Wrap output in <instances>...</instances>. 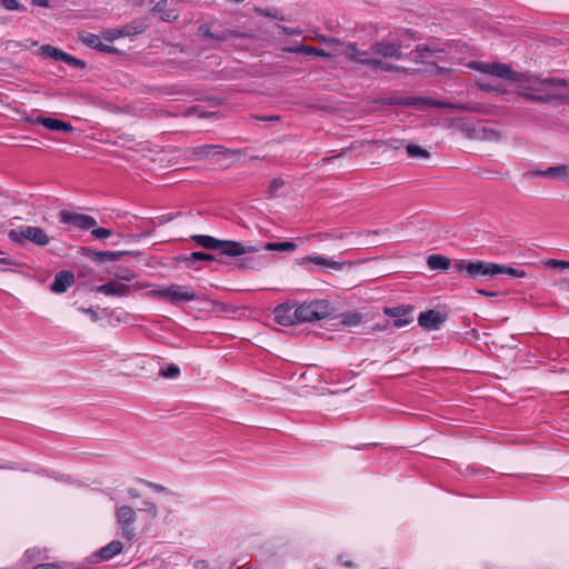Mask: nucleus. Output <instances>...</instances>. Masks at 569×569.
Wrapping results in <instances>:
<instances>
[{
    "label": "nucleus",
    "instance_id": "1",
    "mask_svg": "<svg viewBox=\"0 0 569 569\" xmlns=\"http://www.w3.org/2000/svg\"><path fill=\"white\" fill-rule=\"evenodd\" d=\"M469 67L486 76L507 79L517 84L518 94L533 101H548L562 98L561 89L566 88L567 81L561 78H538L515 72L508 64L500 62L473 61Z\"/></svg>",
    "mask_w": 569,
    "mask_h": 569
},
{
    "label": "nucleus",
    "instance_id": "2",
    "mask_svg": "<svg viewBox=\"0 0 569 569\" xmlns=\"http://www.w3.org/2000/svg\"><path fill=\"white\" fill-rule=\"evenodd\" d=\"M297 311L300 323L326 319L333 312V308L327 299H319L297 306Z\"/></svg>",
    "mask_w": 569,
    "mask_h": 569
},
{
    "label": "nucleus",
    "instance_id": "3",
    "mask_svg": "<svg viewBox=\"0 0 569 569\" xmlns=\"http://www.w3.org/2000/svg\"><path fill=\"white\" fill-rule=\"evenodd\" d=\"M8 237L12 242L20 246L29 241L37 246L44 247L51 241V238L42 228L34 226H20L17 229L10 230Z\"/></svg>",
    "mask_w": 569,
    "mask_h": 569
},
{
    "label": "nucleus",
    "instance_id": "4",
    "mask_svg": "<svg viewBox=\"0 0 569 569\" xmlns=\"http://www.w3.org/2000/svg\"><path fill=\"white\" fill-rule=\"evenodd\" d=\"M150 297H158L171 303L190 302L197 299L196 291L190 286L171 284L152 289Z\"/></svg>",
    "mask_w": 569,
    "mask_h": 569
},
{
    "label": "nucleus",
    "instance_id": "5",
    "mask_svg": "<svg viewBox=\"0 0 569 569\" xmlns=\"http://www.w3.org/2000/svg\"><path fill=\"white\" fill-rule=\"evenodd\" d=\"M114 518L120 529V535L128 541H132L136 538V530L133 523L137 518L136 510L123 503H117L114 506Z\"/></svg>",
    "mask_w": 569,
    "mask_h": 569
},
{
    "label": "nucleus",
    "instance_id": "6",
    "mask_svg": "<svg viewBox=\"0 0 569 569\" xmlns=\"http://www.w3.org/2000/svg\"><path fill=\"white\" fill-rule=\"evenodd\" d=\"M455 268L457 271H466L471 279H478L481 277L492 278L499 274L500 264L477 260L468 263L459 262Z\"/></svg>",
    "mask_w": 569,
    "mask_h": 569
},
{
    "label": "nucleus",
    "instance_id": "7",
    "mask_svg": "<svg viewBox=\"0 0 569 569\" xmlns=\"http://www.w3.org/2000/svg\"><path fill=\"white\" fill-rule=\"evenodd\" d=\"M149 287H151V286L146 282H137V283L130 286V284H126L121 281L113 280L108 283L98 286L96 288V291L99 293H102L104 296L122 298V297L129 296L131 292H134L140 289H144V288H149Z\"/></svg>",
    "mask_w": 569,
    "mask_h": 569
},
{
    "label": "nucleus",
    "instance_id": "8",
    "mask_svg": "<svg viewBox=\"0 0 569 569\" xmlns=\"http://www.w3.org/2000/svg\"><path fill=\"white\" fill-rule=\"evenodd\" d=\"M329 44L336 54H343L351 61L369 67L372 57H369L368 52L359 50L353 43L343 44L337 39H330Z\"/></svg>",
    "mask_w": 569,
    "mask_h": 569
},
{
    "label": "nucleus",
    "instance_id": "9",
    "mask_svg": "<svg viewBox=\"0 0 569 569\" xmlns=\"http://www.w3.org/2000/svg\"><path fill=\"white\" fill-rule=\"evenodd\" d=\"M274 320L278 325L288 327L299 323L297 305L293 302H286L274 308Z\"/></svg>",
    "mask_w": 569,
    "mask_h": 569
},
{
    "label": "nucleus",
    "instance_id": "10",
    "mask_svg": "<svg viewBox=\"0 0 569 569\" xmlns=\"http://www.w3.org/2000/svg\"><path fill=\"white\" fill-rule=\"evenodd\" d=\"M59 218L62 223H71L72 226L82 230L92 229L97 224L96 219L91 216L82 213H71L67 210H61L59 212Z\"/></svg>",
    "mask_w": 569,
    "mask_h": 569
},
{
    "label": "nucleus",
    "instance_id": "11",
    "mask_svg": "<svg viewBox=\"0 0 569 569\" xmlns=\"http://www.w3.org/2000/svg\"><path fill=\"white\" fill-rule=\"evenodd\" d=\"M525 178L549 177L569 184V168L567 166L548 167L543 170H529Z\"/></svg>",
    "mask_w": 569,
    "mask_h": 569
},
{
    "label": "nucleus",
    "instance_id": "12",
    "mask_svg": "<svg viewBox=\"0 0 569 569\" xmlns=\"http://www.w3.org/2000/svg\"><path fill=\"white\" fill-rule=\"evenodd\" d=\"M400 103H403L406 106H419L421 109L425 107L448 108L452 110L460 109L458 104L439 101L432 98L408 97L401 99Z\"/></svg>",
    "mask_w": 569,
    "mask_h": 569
},
{
    "label": "nucleus",
    "instance_id": "13",
    "mask_svg": "<svg viewBox=\"0 0 569 569\" xmlns=\"http://www.w3.org/2000/svg\"><path fill=\"white\" fill-rule=\"evenodd\" d=\"M74 283V276L71 271L62 270L54 276L51 290L54 293L66 292Z\"/></svg>",
    "mask_w": 569,
    "mask_h": 569
},
{
    "label": "nucleus",
    "instance_id": "14",
    "mask_svg": "<svg viewBox=\"0 0 569 569\" xmlns=\"http://www.w3.org/2000/svg\"><path fill=\"white\" fill-rule=\"evenodd\" d=\"M409 312H411V308L401 306L385 309L387 316L395 318L393 326L396 328H402L410 323V319L408 318Z\"/></svg>",
    "mask_w": 569,
    "mask_h": 569
},
{
    "label": "nucleus",
    "instance_id": "15",
    "mask_svg": "<svg viewBox=\"0 0 569 569\" xmlns=\"http://www.w3.org/2000/svg\"><path fill=\"white\" fill-rule=\"evenodd\" d=\"M443 319L438 311L428 310L419 315L418 322L420 327L427 330H436L442 323Z\"/></svg>",
    "mask_w": 569,
    "mask_h": 569
},
{
    "label": "nucleus",
    "instance_id": "16",
    "mask_svg": "<svg viewBox=\"0 0 569 569\" xmlns=\"http://www.w3.org/2000/svg\"><path fill=\"white\" fill-rule=\"evenodd\" d=\"M219 250L230 257H237L241 256L248 252L256 251V248L253 247H246L237 241H222L221 246L219 247Z\"/></svg>",
    "mask_w": 569,
    "mask_h": 569
},
{
    "label": "nucleus",
    "instance_id": "17",
    "mask_svg": "<svg viewBox=\"0 0 569 569\" xmlns=\"http://www.w3.org/2000/svg\"><path fill=\"white\" fill-rule=\"evenodd\" d=\"M371 51L375 54H379L382 57H389V58H399L401 56L399 46H397L392 42H387V41H381V42L375 43L371 47Z\"/></svg>",
    "mask_w": 569,
    "mask_h": 569
},
{
    "label": "nucleus",
    "instance_id": "18",
    "mask_svg": "<svg viewBox=\"0 0 569 569\" xmlns=\"http://www.w3.org/2000/svg\"><path fill=\"white\" fill-rule=\"evenodd\" d=\"M34 122L42 124L44 128H47L48 130H51V131H64V132L73 131V127L70 123L54 119V118L39 117Z\"/></svg>",
    "mask_w": 569,
    "mask_h": 569
},
{
    "label": "nucleus",
    "instance_id": "19",
    "mask_svg": "<svg viewBox=\"0 0 569 569\" xmlns=\"http://www.w3.org/2000/svg\"><path fill=\"white\" fill-rule=\"evenodd\" d=\"M306 262H311L315 266L319 268H326V269H333V270H341L345 262L335 261L330 258L323 257V256H308L303 259Z\"/></svg>",
    "mask_w": 569,
    "mask_h": 569
},
{
    "label": "nucleus",
    "instance_id": "20",
    "mask_svg": "<svg viewBox=\"0 0 569 569\" xmlns=\"http://www.w3.org/2000/svg\"><path fill=\"white\" fill-rule=\"evenodd\" d=\"M123 547L124 546H123V543L121 541L112 540L111 542H109L107 546L102 547L99 550L98 556L102 560H110L114 556L121 553L122 550H123Z\"/></svg>",
    "mask_w": 569,
    "mask_h": 569
},
{
    "label": "nucleus",
    "instance_id": "21",
    "mask_svg": "<svg viewBox=\"0 0 569 569\" xmlns=\"http://www.w3.org/2000/svg\"><path fill=\"white\" fill-rule=\"evenodd\" d=\"M80 40L88 47L98 49L102 52H112L114 50L112 47L104 44L100 37L93 33H84L80 36Z\"/></svg>",
    "mask_w": 569,
    "mask_h": 569
},
{
    "label": "nucleus",
    "instance_id": "22",
    "mask_svg": "<svg viewBox=\"0 0 569 569\" xmlns=\"http://www.w3.org/2000/svg\"><path fill=\"white\" fill-rule=\"evenodd\" d=\"M477 86L481 90L493 93L496 96L506 94L508 92V90L502 84L497 83V82L486 79V78H481V79L477 80Z\"/></svg>",
    "mask_w": 569,
    "mask_h": 569
},
{
    "label": "nucleus",
    "instance_id": "23",
    "mask_svg": "<svg viewBox=\"0 0 569 569\" xmlns=\"http://www.w3.org/2000/svg\"><path fill=\"white\" fill-rule=\"evenodd\" d=\"M428 267L431 270H447L450 267V260L441 254H430L427 259Z\"/></svg>",
    "mask_w": 569,
    "mask_h": 569
},
{
    "label": "nucleus",
    "instance_id": "24",
    "mask_svg": "<svg viewBox=\"0 0 569 569\" xmlns=\"http://www.w3.org/2000/svg\"><path fill=\"white\" fill-rule=\"evenodd\" d=\"M287 51H290V52H303V53H307V54H315V56H319V57H323V58H331L333 56H337L336 51H333V53H330V52H327V51H325L322 49H318V48L309 47V46H300V47H297V48H293V49H287Z\"/></svg>",
    "mask_w": 569,
    "mask_h": 569
},
{
    "label": "nucleus",
    "instance_id": "25",
    "mask_svg": "<svg viewBox=\"0 0 569 569\" xmlns=\"http://www.w3.org/2000/svg\"><path fill=\"white\" fill-rule=\"evenodd\" d=\"M193 240L198 246L204 249H217L221 246V240H218L211 236H194Z\"/></svg>",
    "mask_w": 569,
    "mask_h": 569
},
{
    "label": "nucleus",
    "instance_id": "26",
    "mask_svg": "<svg viewBox=\"0 0 569 569\" xmlns=\"http://www.w3.org/2000/svg\"><path fill=\"white\" fill-rule=\"evenodd\" d=\"M154 11L159 13L163 21H173L178 18V12L174 9H167V2H159Z\"/></svg>",
    "mask_w": 569,
    "mask_h": 569
},
{
    "label": "nucleus",
    "instance_id": "27",
    "mask_svg": "<svg viewBox=\"0 0 569 569\" xmlns=\"http://www.w3.org/2000/svg\"><path fill=\"white\" fill-rule=\"evenodd\" d=\"M296 248V243L291 241L268 242L264 244V249L268 251H293Z\"/></svg>",
    "mask_w": 569,
    "mask_h": 569
},
{
    "label": "nucleus",
    "instance_id": "28",
    "mask_svg": "<svg viewBox=\"0 0 569 569\" xmlns=\"http://www.w3.org/2000/svg\"><path fill=\"white\" fill-rule=\"evenodd\" d=\"M362 316L357 312H350L342 316L341 323L347 327H358L362 323Z\"/></svg>",
    "mask_w": 569,
    "mask_h": 569
},
{
    "label": "nucleus",
    "instance_id": "29",
    "mask_svg": "<svg viewBox=\"0 0 569 569\" xmlns=\"http://www.w3.org/2000/svg\"><path fill=\"white\" fill-rule=\"evenodd\" d=\"M407 153L410 158L428 159L430 153L417 144H408L406 147Z\"/></svg>",
    "mask_w": 569,
    "mask_h": 569
},
{
    "label": "nucleus",
    "instance_id": "30",
    "mask_svg": "<svg viewBox=\"0 0 569 569\" xmlns=\"http://www.w3.org/2000/svg\"><path fill=\"white\" fill-rule=\"evenodd\" d=\"M369 67L377 71V70H382V71H392V70H396L398 69L397 67H395L393 64L389 63V62H385L382 61L381 59H377V58H371V61H370V64Z\"/></svg>",
    "mask_w": 569,
    "mask_h": 569
},
{
    "label": "nucleus",
    "instance_id": "31",
    "mask_svg": "<svg viewBox=\"0 0 569 569\" xmlns=\"http://www.w3.org/2000/svg\"><path fill=\"white\" fill-rule=\"evenodd\" d=\"M204 260H213V256L203 252H192L191 254L184 258V261L188 262L189 264H194L199 261Z\"/></svg>",
    "mask_w": 569,
    "mask_h": 569
},
{
    "label": "nucleus",
    "instance_id": "32",
    "mask_svg": "<svg viewBox=\"0 0 569 569\" xmlns=\"http://www.w3.org/2000/svg\"><path fill=\"white\" fill-rule=\"evenodd\" d=\"M502 273L508 274L513 278H525L526 277V272L522 269H516L512 267H507V266L500 264L499 274H502Z\"/></svg>",
    "mask_w": 569,
    "mask_h": 569
},
{
    "label": "nucleus",
    "instance_id": "33",
    "mask_svg": "<svg viewBox=\"0 0 569 569\" xmlns=\"http://www.w3.org/2000/svg\"><path fill=\"white\" fill-rule=\"evenodd\" d=\"M58 61H63L66 62L67 64L69 66H73V67H78V68H83L84 67V62L77 59L76 57L69 54V53H66L62 51V53L60 54V58Z\"/></svg>",
    "mask_w": 569,
    "mask_h": 569
},
{
    "label": "nucleus",
    "instance_id": "34",
    "mask_svg": "<svg viewBox=\"0 0 569 569\" xmlns=\"http://www.w3.org/2000/svg\"><path fill=\"white\" fill-rule=\"evenodd\" d=\"M40 50L43 56L52 58L56 61L59 60L60 54L62 53V50L54 48L52 46H49V44L42 46Z\"/></svg>",
    "mask_w": 569,
    "mask_h": 569
},
{
    "label": "nucleus",
    "instance_id": "35",
    "mask_svg": "<svg viewBox=\"0 0 569 569\" xmlns=\"http://www.w3.org/2000/svg\"><path fill=\"white\" fill-rule=\"evenodd\" d=\"M139 510L146 512L150 518H156L158 516V507L150 500H144Z\"/></svg>",
    "mask_w": 569,
    "mask_h": 569
},
{
    "label": "nucleus",
    "instance_id": "36",
    "mask_svg": "<svg viewBox=\"0 0 569 569\" xmlns=\"http://www.w3.org/2000/svg\"><path fill=\"white\" fill-rule=\"evenodd\" d=\"M180 375V369L176 365H170L160 371V376L167 379L177 378Z\"/></svg>",
    "mask_w": 569,
    "mask_h": 569
},
{
    "label": "nucleus",
    "instance_id": "37",
    "mask_svg": "<svg viewBox=\"0 0 569 569\" xmlns=\"http://www.w3.org/2000/svg\"><path fill=\"white\" fill-rule=\"evenodd\" d=\"M0 4L8 11L26 10V8L18 2V0H0Z\"/></svg>",
    "mask_w": 569,
    "mask_h": 569
},
{
    "label": "nucleus",
    "instance_id": "38",
    "mask_svg": "<svg viewBox=\"0 0 569 569\" xmlns=\"http://www.w3.org/2000/svg\"><path fill=\"white\" fill-rule=\"evenodd\" d=\"M113 276L121 281H131L136 278V273L130 269H122L119 271H116Z\"/></svg>",
    "mask_w": 569,
    "mask_h": 569
},
{
    "label": "nucleus",
    "instance_id": "39",
    "mask_svg": "<svg viewBox=\"0 0 569 569\" xmlns=\"http://www.w3.org/2000/svg\"><path fill=\"white\" fill-rule=\"evenodd\" d=\"M39 555H40L39 550H37V549H28L23 553V556H22L20 561L22 563L29 565V563L36 561L39 558Z\"/></svg>",
    "mask_w": 569,
    "mask_h": 569
},
{
    "label": "nucleus",
    "instance_id": "40",
    "mask_svg": "<svg viewBox=\"0 0 569 569\" xmlns=\"http://www.w3.org/2000/svg\"><path fill=\"white\" fill-rule=\"evenodd\" d=\"M545 266L553 268V269H569V261L557 260V259H548L545 262Z\"/></svg>",
    "mask_w": 569,
    "mask_h": 569
},
{
    "label": "nucleus",
    "instance_id": "41",
    "mask_svg": "<svg viewBox=\"0 0 569 569\" xmlns=\"http://www.w3.org/2000/svg\"><path fill=\"white\" fill-rule=\"evenodd\" d=\"M122 254V252L120 251H103V252H98L96 253V256L104 261H113L116 259H118L120 256Z\"/></svg>",
    "mask_w": 569,
    "mask_h": 569
},
{
    "label": "nucleus",
    "instance_id": "42",
    "mask_svg": "<svg viewBox=\"0 0 569 569\" xmlns=\"http://www.w3.org/2000/svg\"><path fill=\"white\" fill-rule=\"evenodd\" d=\"M91 234L96 239H107L112 234V232L106 228H92Z\"/></svg>",
    "mask_w": 569,
    "mask_h": 569
},
{
    "label": "nucleus",
    "instance_id": "43",
    "mask_svg": "<svg viewBox=\"0 0 569 569\" xmlns=\"http://www.w3.org/2000/svg\"><path fill=\"white\" fill-rule=\"evenodd\" d=\"M347 233L345 232H340V233H327V232H321V233H318L317 237L321 240V241H326V240H336V239H342L346 237Z\"/></svg>",
    "mask_w": 569,
    "mask_h": 569
},
{
    "label": "nucleus",
    "instance_id": "44",
    "mask_svg": "<svg viewBox=\"0 0 569 569\" xmlns=\"http://www.w3.org/2000/svg\"><path fill=\"white\" fill-rule=\"evenodd\" d=\"M78 310L87 316H89V318L93 321V322H97L99 321L100 317L98 315V312L92 309V308H83V307H80L78 308Z\"/></svg>",
    "mask_w": 569,
    "mask_h": 569
},
{
    "label": "nucleus",
    "instance_id": "45",
    "mask_svg": "<svg viewBox=\"0 0 569 569\" xmlns=\"http://www.w3.org/2000/svg\"><path fill=\"white\" fill-rule=\"evenodd\" d=\"M143 483L154 492H163V493L168 492V489L161 485H158V483H154L151 481H144Z\"/></svg>",
    "mask_w": 569,
    "mask_h": 569
},
{
    "label": "nucleus",
    "instance_id": "46",
    "mask_svg": "<svg viewBox=\"0 0 569 569\" xmlns=\"http://www.w3.org/2000/svg\"><path fill=\"white\" fill-rule=\"evenodd\" d=\"M213 148H214L213 146L198 147L194 151V154H197L198 157H207V156H209L211 149H213Z\"/></svg>",
    "mask_w": 569,
    "mask_h": 569
},
{
    "label": "nucleus",
    "instance_id": "47",
    "mask_svg": "<svg viewBox=\"0 0 569 569\" xmlns=\"http://www.w3.org/2000/svg\"><path fill=\"white\" fill-rule=\"evenodd\" d=\"M127 497L130 498V499H138L141 497V493H140V490L137 489V488H128L127 489Z\"/></svg>",
    "mask_w": 569,
    "mask_h": 569
},
{
    "label": "nucleus",
    "instance_id": "48",
    "mask_svg": "<svg viewBox=\"0 0 569 569\" xmlns=\"http://www.w3.org/2000/svg\"><path fill=\"white\" fill-rule=\"evenodd\" d=\"M33 569H61V568L53 563H41V565L36 566Z\"/></svg>",
    "mask_w": 569,
    "mask_h": 569
},
{
    "label": "nucleus",
    "instance_id": "49",
    "mask_svg": "<svg viewBox=\"0 0 569 569\" xmlns=\"http://www.w3.org/2000/svg\"><path fill=\"white\" fill-rule=\"evenodd\" d=\"M477 293L486 296V297H495V296H497V292L487 291V290H483V289H478Z\"/></svg>",
    "mask_w": 569,
    "mask_h": 569
},
{
    "label": "nucleus",
    "instance_id": "50",
    "mask_svg": "<svg viewBox=\"0 0 569 569\" xmlns=\"http://www.w3.org/2000/svg\"><path fill=\"white\" fill-rule=\"evenodd\" d=\"M32 3L34 6H39V7H49V1L48 0H31Z\"/></svg>",
    "mask_w": 569,
    "mask_h": 569
},
{
    "label": "nucleus",
    "instance_id": "51",
    "mask_svg": "<svg viewBox=\"0 0 569 569\" xmlns=\"http://www.w3.org/2000/svg\"><path fill=\"white\" fill-rule=\"evenodd\" d=\"M488 138L498 139L499 138V133L493 131V130H491L490 131V136H488Z\"/></svg>",
    "mask_w": 569,
    "mask_h": 569
},
{
    "label": "nucleus",
    "instance_id": "52",
    "mask_svg": "<svg viewBox=\"0 0 569 569\" xmlns=\"http://www.w3.org/2000/svg\"><path fill=\"white\" fill-rule=\"evenodd\" d=\"M417 52H429V49L427 47H425V48L418 47Z\"/></svg>",
    "mask_w": 569,
    "mask_h": 569
},
{
    "label": "nucleus",
    "instance_id": "53",
    "mask_svg": "<svg viewBox=\"0 0 569 569\" xmlns=\"http://www.w3.org/2000/svg\"><path fill=\"white\" fill-rule=\"evenodd\" d=\"M340 561L343 566L346 567H352V563L350 561H342V559L340 558Z\"/></svg>",
    "mask_w": 569,
    "mask_h": 569
},
{
    "label": "nucleus",
    "instance_id": "54",
    "mask_svg": "<svg viewBox=\"0 0 569 569\" xmlns=\"http://www.w3.org/2000/svg\"><path fill=\"white\" fill-rule=\"evenodd\" d=\"M116 38H117V36L112 34V33H109V37H107V39L110 40V41L116 39Z\"/></svg>",
    "mask_w": 569,
    "mask_h": 569
},
{
    "label": "nucleus",
    "instance_id": "55",
    "mask_svg": "<svg viewBox=\"0 0 569 569\" xmlns=\"http://www.w3.org/2000/svg\"><path fill=\"white\" fill-rule=\"evenodd\" d=\"M1 468H7V467H6V466L0 465V469H1Z\"/></svg>",
    "mask_w": 569,
    "mask_h": 569
}]
</instances>
